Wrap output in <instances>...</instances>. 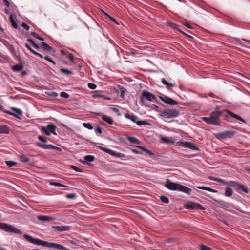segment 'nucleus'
Segmentation results:
<instances>
[{
	"label": "nucleus",
	"mask_w": 250,
	"mask_h": 250,
	"mask_svg": "<svg viewBox=\"0 0 250 250\" xmlns=\"http://www.w3.org/2000/svg\"><path fill=\"white\" fill-rule=\"evenodd\" d=\"M223 114L225 116L226 118H228V116L229 115L243 123H246V121L240 116L234 114L231 111L228 110H219L218 108L212 112L210 117H202V119L207 124L212 125H219L220 124L219 117Z\"/></svg>",
	"instance_id": "1"
},
{
	"label": "nucleus",
	"mask_w": 250,
	"mask_h": 250,
	"mask_svg": "<svg viewBox=\"0 0 250 250\" xmlns=\"http://www.w3.org/2000/svg\"><path fill=\"white\" fill-rule=\"evenodd\" d=\"M23 237L29 242L37 245H42L43 246L49 248L53 247L56 249L62 250H71L67 248H65V247L62 245L56 244L55 243L48 242L47 241H43L38 238H34L27 234H24L23 235Z\"/></svg>",
	"instance_id": "2"
},
{
	"label": "nucleus",
	"mask_w": 250,
	"mask_h": 250,
	"mask_svg": "<svg viewBox=\"0 0 250 250\" xmlns=\"http://www.w3.org/2000/svg\"><path fill=\"white\" fill-rule=\"evenodd\" d=\"M165 186L169 190L181 191L188 195L191 194L192 191L191 189L189 188L178 183H173L169 179L166 180Z\"/></svg>",
	"instance_id": "3"
},
{
	"label": "nucleus",
	"mask_w": 250,
	"mask_h": 250,
	"mask_svg": "<svg viewBox=\"0 0 250 250\" xmlns=\"http://www.w3.org/2000/svg\"><path fill=\"white\" fill-rule=\"evenodd\" d=\"M140 101L143 104H146L148 102H154L156 101V96L147 91H143L141 93Z\"/></svg>",
	"instance_id": "4"
},
{
	"label": "nucleus",
	"mask_w": 250,
	"mask_h": 250,
	"mask_svg": "<svg viewBox=\"0 0 250 250\" xmlns=\"http://www.w3.org/2000/svg\"><path fill=\"white\" fill-rule=\"evenodd\" d=\"M160 115L164 118H174L180 115V111L176 109H166Z\"/></svg>",
	"instance_id": "5"
},
{
	"label": "nucleus",
	"mask_w": 250,
	"mask_h": 250,
	"mask_svg": "<svg viewBox=\"0 0 250 250\" xmlns=\"http://www.w3.org/2000/svg\"><path fill=\"white\" fill-rule=\"evenodd\" d=\"M0 229L7 232H13L15 234H22V232L19 229L5 223H0Z\"/></svg>",
	"instance_id": "6"
},
{
	"label": "nucleus",
	"mask_w": 250,
	"mask_h": 250,
	"mask_svg": "<svg viewBox=\"0 0 250 250\" xmlns=\"http://www.w3.org/2000/svg\"><path fill=\"white\" fill-rule=\"evenodd\" d=\"M236 134V131L235 130H227L218 133L216 137L219 139H226L231 138Z\"/></svg>",
	"instance_id": "7"
},
{
	"label": "nucleus",
	"mask_w": 250,
	"mask_h": 250,
	"mask_svg": "<svg viewBox=\"0 0 250 250\" xmlns=\"http://www.w3.org/2000/svg\"><path fill=\"white\" fill-rule=\"evenodd\" d=\"M56 126L53 123L48 124L46 126H42L41 130L47 135H50L51 133L56 135L55 130Z\"/></svg>",
	"instance_id": "8"
},
{
	"label": "nucleus",
	"mask_w": 250,
	"mask_h": 250,
	"mask_svg": "<svg viewBox=\"0 0 250 250\" xmlns=\"http://www.w3.org/2000/svg\"><path fill=\"white\" fill-rule=\"evenodd\" d=\"M98 148H99L100 150L113 156L115 157H119V158H124L125 157V155L124 153H120L117 151H114L112 150L104 147L101 146H97Z\"/></svg>",
	"instance_id": "9"
},
{
	"label": "nucleus",
	"mask_w": 250,
	"mask_h": 250,
	"mask_svg": "<svg viewBox=\"0 0 250 250\" xmlns=\"http://www.w3.org/2000/svg\"><path fill=\"white\" fill-rule=\"evenodd\" d=\"M125 117L131 120L133 122L136 123L138 125H146L148 124V123L145 121H137L138 118L133 114H125Z\"/></svg>",
	"instance_id": "10"
},
{
	"label": "nucleus",
	"mask_w": 250,
	"mask_h": 250,
	"mask_svg": "<svg viewBox=\"0 0 250 250\" xmlns=\"http://www.w3.org/2000/svg\"><path fill=\"white\" fill-rule=\"evenodd\" d=\"M229 184L231 186L236 188L238 189L241 190L242 191H243L244 192H245L246 193H249V190H248V188L246 187H245L244 185H243L240 183H239L235 181H231L229 182Z\"/></svg>",
	"instance_id": "11"
},
{
	"label": "nucleus",
	"mask_w": 250,
	"mask_h": 250,
	"mask_svg": "<svg viewBox=\"0 0 250 250\" xmlns=\"http://www.w3.org/2000/svg\"><path fill=\"white\" fill-rule=\"evenodd\" d=\"M186 208L188 209H200L204 210L205 208L201 204L195 203H191L190 204H187L185 205Z\"/></svg>",
	"instance_id": "12"
},
{
	"label": "nucleus",
	"mask_w": 250,
	"mask_h": 250,
	"mask_svg": "<svg viewBox=\"0 0 250 250\" xmlns=\"http://www.w3.org/2000/svg\"><path fill=\"white\" fill-rule=\"evenodd\" d=\"M177 144L182 147H187L194 150H199V148L193 144L188 142H178Z\"/></svg>",
	"instance_id": "13"
},
{
	"label": "nucleus",
	"mask_w": 250,
	"mask_h": 250,
	"mask_svg": "<svg viewBox=\"0 0 250 250\" xmlns=\"http://www.w3.org/2000/svg\"><path fill=\"white\" fill-rule=\"evenodd\" d=\"M159 97L164 103L169 105H173L178 104V102L176 101L165 95L160 96Z\"/></svg>",
	"instance_id": "14"
},
{
	"label": "nucleus",
	"mask_w": 250,
	"mask_h": 250,
	"mask_svg": "<svg viewBox=\"0 0 250 250\" xmlns=\"http://www.w3.org/2000/svg\"><path fill=\"white\" fill-rule=\"evenodd\" d=\"M215 202L218 206L225 209H227L231 206L230 204L227 203L223 200H215Z\"/></svg>",
	"instance_id": "15"
},
{
	"label": "nucleus",
	"mask_w": 250,
	"mask_h": 250,
	"mask_svg": "<svg viewBox=\"0 0 250 250\" xmlns=\"http://www.w3.org/2000/svg\"><path fill=\"white\" fill-rule=\"evenodd\" d=\"M37 218L42 221H51L54 220L55 218L51 216L46 215H39L37 216Z\"/></svg>",
	"instance_id": "16"
},
{
	"label": "nucleus",
	"mask_w": 250,
	"mask_h": 250,
	"mask_svg": "<svg viewBox=\"0 0 250 250\" xmlns=\"http://www.w3.org/2000/svg\"><path fill=\"white\" fill-rule=\"evenodd\" d=\"M20 161L25 164H30L31 161L29 158L26 157L24 154H21L19 156Z\"/></svg>",
	"instance_id": "17"
},
{
	"label": "nucleus",
	"mask_w": 250,
	"mask_h": 250,
	"mask_svg": "<svg viewBox=\"0 0 250 250\" xmlns=\"http://www.w3.org/2000/svg\"><path fill=\"white\" fill-rule=\"evenodd\" d=\"M37 145L42 148H43L44 149H53V148H54V146L51 144H43L41 143H37Z\"/></svg>",
	"instance_id": "18"
},
{
	"label": "nucleus",
	"mask_w": 250,
	"mask_h": 250,
	"mask_svg": "<svg viewBox=\"0 0 250 250\" xmlns=\"http://www.w3.org/2000/svg\"><path fill=\"white\" fill-rule=\"evenodd\" d=\"M9 131V127L7 125H0V133L8 134Z\"/></svg>",
	"instance_id": "19"
},
{
	"label": "nucleus",
	"mask_w": 250,
	"mask_h": 250,
	"mask_svg": "<svg viewBox=\"0 0 250 250\" xmlns=\"http://www.w3.org/2000/svg\"><path fill=\"white\" fill-rule=\"evenodd\" d=\"M162 83H163V84L166 85L167 89H170L172 87L176 86V84L175 83H169L165 79H162Z\"/></svg>",
	"instance_id": "20"
},
{
	"label": "nucleus",
	"mask_w": 250,
	"mask_h": 250,
	"mask_svg": "<svg viewBox=\"0 0 250 250\" xmlns=\"http://www.w3.org/2000/svg\"><path fill=\"white\" fill-rule=\"evenodd\" d=\"M102 119L105 122L108 123L110 125H113L114 121L113 119L109 116H107L106 115H102Z\"/></svg>",
	"instance_id": "21"
},
{
	"label": "nucleus",
	"mask_w": 250,
	"mask_h": 250,
	"mask_svg": "<svg viewBox=\"0 0 250 250\" xmlns=\"http://www.w3.org/2000/svg\"><path fill=\"white\" fill-rule=\"evenodd\" d=\"M55 228L59 231H65L70 229V227L67 226H56Z\"/></svg>",
	"instance_id": "22"
},
{
	"label": "nucleus",
	"mask_w": 250,
	"mask_h": 250,
	"mask_svg": "<svg viewBox=\"0 0 250 250\" xmlns=\"http://www.w3.org/2000/svg\"><path fill=\"white\" fill-rule=\"evenodd\" d=\"M234 40L236 41L237 42H238V44H240V45L250 49V46H247L245 44L243 43V42L240 41V40L239 39L234 38ZM242 40L247 42L249 44H250V40H248L244 39H242Z\"/></svg>",
	"instance_id": "23"
},
{
	"label": "nucleus",
	"mask_w": 250,
	"mask_h": 250,
	"mask_svg": "<svg viewBox=\"0 0 250 250\" xmlns=\"http://www.w3.org/2000/svg\"><path fill=\"white\" fill-rule=\"evenodd\" d=\"M40 46L44 50L48 51H50L52 49V48L51 46H50L49 45H48L46 43L44 42H42L40 45Z\"/></svg>",
	"instance_id": "24"
},
{
	"label": "nucleus",
	"mask_w": 250,
	"mask_h": 250,
	"mask_svg": "<svg viewBox=\"0 0 250 250\" xmlns=\"http://www.w3.org/2000/svg\"><path fill=\"white\" fill-rule=\"evenodd\" d=\"M197 188L200 189L206 190V191H209V192H210L212 193H216L217 192V191H216L213 189H212L209 187L199 186V187H197Z\"/></svg>",
	"instance_id": "25"
},
{
	"label": "nucleus",
	"mask_w": 250,
	"mask_h": 250,
	"mask_svg": "<svg viewBox=\"0 0 250 250\" xmlns=\"http://www.w3.org/2000/svg\"><path fill=\"white\" fill-rule=\"evenodd\" d=\"M137 147H138L139 149H140V150H142V151H143L145 152L146 153H147V154H148V155H150V156H153V155H154L152 151H151L150 150H148V149H146V148H145V147H143V146H137Z\"/></svg>",
	"instance_id": "26"
},
{
	"label": "nucleus",
	"mask_w": 250,
	"mask_h": 250,
	"mask_svg": "<svg viewBox=\"0 0 250 250\" xmlns=\"http://www.w3.org/2000/svg\"><path fill=\"white\" fill-rule=\"evenodd\" d=\"M119 92H120V96L122 97H124L126 91V89L123 86L119 85L118 86V90Z\"/></svg>",
	"instance_id": "27"
},
{
	"label": "nucleus",
	"mask_w": 250,
	"mask_h": 250,
	"mask_svg": "<svg viewBox=\"0 0 250 250\" xmlns=\"http://www.w3.org/2000/svg\"><path fill=\"white\" fill-rule=\"evenodd\" d=\"M169 25H170V26L171 27H173V28H174L175 29H176L178 31H179L180 32L182 33V34L185 35L186 36H188L189 38H192V37L191 36H190V35H189L188 34H186L185 33H184V32L181 31L180 29L178 28L177 24H175L174 23H170Z\"/></svg>",
	"instance_id": "28"
},
{
	"label": "nucleus",
	"mask_w": 250,
	"mask_h": 250,
	"mask_svg": "<svg viewBox=\"0 0 250 250\" xmlns=\"http://www.w3.org/2000/svg\"><path fill=\"white\" fill-rule=\"evenodd\" d=\"M233 193V190L230 188H227L225 189V195L226 196L229 197L232 195Z\"/></svg>",
	"instance_id": "29"
},
{
	"label": "nucleus",
	"mask_w": 250,
	"mask_h": 250,
	"mask_svg": "<svg viewBox=\"0 0 250 250\" xmlns=\"http://www.w3.org/2000/svg\"><path fill=\"white\" fill-rule=\"evenodd\" d=\"M23 69V66L21 64H17L12 67L14 71L19 72Z\"/></svg>",
	"instance_id": "30"
},
{
	"label": "nucleus",
	"mask_w": 250,
	"mask_h": 250,
	"mask_svg": "<svg viewBox=\"0 0 250 250\" xmlns=\"http://www.w3.org/2000/svg\"><path fill=\"white\" fill-rule=\"evenodd\" d=\"M128 140L131 143L135 144H140V141L137 138L133 137H128Z\"/></svg>",
	"instance_id": "31"
},
{
	"label": "nucleus",
	"mask_w": 250,
	"mask_h": 250,
	"mask_svg": "<svg viewBox=\"0 0 250 250\" xmlns=\"http://www.w3.org/2000/svg\"><path fill=\"white\" fill-rule=\"evenodd\" d=\"M161 140L165 143H169L171 144H174L175 143V142L173 140H171L169 138L167 137H161Z\"/></svg>",
	"instance_id": "32"
},
{
	"label": "nucleus",
	"mask_w": 250,
	"mask_h": 250,
	"mask_svg": "<svg viewBox=\"0 0 250 250\" xmlns=\"http://www.w3.org/2000/svg\"><path fill=\"white\" fill-rule=\"evenodd\" d=\"M60 72L66 75L73 74V72L71 71L63 68H62L60 69Z\"/></svg>",
	"instance_id": "33"
},
{
	"label": "nucleus",
	"mask_w": 250,
	"mask_h": 250,
	"mask_svg": "<svg viewBox=\"0 0 250 250\" xmlns=\"http://www.w3.org/2000/svg\"><path fill=\"white\" fill-rule=\"evenodd\" d=\"M84 159L86 161L91 162L94 161L95 157L92 155H88L84 157Z\"/></svg>",
	"instance_id": "34"
},
{
	"label": "nucleus",
	"mask_w": 250,
	"mask_h": 250,
	"mask_svg": "<svg viewBox=\"0 0 250 250\" xmlns=\"http://www.w3.org/2000/svg\"><path fill=\"white\" fill-rule=\"evenodd\" d=\"M51 185L57 186V187H62L65 188V189H67L68 188V187L65 185H64L63 184H62L61 183H58V182H51L50 183Z\"/></svg>",
	"instance_id": "35"
},
{
	"label": "nucleus",
	"mask_w": 250,
	"mask_h": 250,
	"mask_svg": "<svg viewBox=\"0 0 250 250\" xmlns=\"http://www.w3.org/2000/svg\"><path fill=\"white\" fill-rule=\"evenodd\" d=\"M210 179L214 180V181H217V182H220V183H222L223 184H224V185H226L227 184V183H226V182H225V180H224L223 179H220V178H213L211 176V177H210Z\"/></svg>",
	"instance_id": "36"
},
{
	"label": "nucleus",
	"mask_w": 250,
	"mask_h": 250,
	"mask_svg": "<svg viewBox=\"0 0 250 250\" xmlns=\"http://www.w3.org/2000/svg\"><path fill=\"white\" fill-rule=\"evenodd\" d=\"M27 41V42H29L36 49H38L40 48V46L37 44H36L33 40L28 39Z\"/></svg>",
	"instance_id": "37"
},
{
	"label": "nucleus",
	"mask_w": 250,
	"mask_h": 250,
	"mask_svg": "<svg viewBox=\"0 0 250 250\" xmlns=\"http://www.w3.org/2000/svg\"><path fill=\"white\" fill-rule=\"evenodd\" d=\"M160 200L162 202L166 204H168L169 202V199L165 196H161L160 197Z\"/></svg>",
	"instance_id": "38"
},
{
	"label": "nucleus",
	"mask_w": 250,
	"mask_h": 250,
	"mask_svg": "<svg viewBox=\"0 0 250 250\" xmlns=\"http://www.w3.org/2000/svg\"><path fill=\"white\" fill-rule=\"evenodd\" d=\"M5 163L7 166L10 167L16 166L17 164V163L12 161H7Z\"/></svg>",
	"instance_id": "39"
},
{
	"label": "nucleus",
	"mask_w": 250,
	"mask_h": 250,
	"mask_svg": "<svg viewBox=\"0 0 250 250\" xmlns=\"http://www.w3.org/2000/svg\"><path fill=\"white\" fill-rule=\"evenodd\" d=\"M10 22L11 23L12 26L13 27V28L17 29L18 27V25L17 23H16L15 21H14L13 17L11 16L10 17Z\"/></svg>",
	"instance_id": "40"
},
{
	"label": "nucleus",
	"mask_w": 250,
	"mask_h": 250,
	"mask_svg": "<svg viewBox=\"0 0 250 250\" xmlns=\"http://www.w3.org/2000/svg\"><path fill=\"white\" fill-rule=\"evenodd\" d=\"M105 14L107 16V17L109 18V19L112 21H113V22H114L115 23L119 25V22L117 21L113 17H112V16H111L110 15H109V14H107V13H105Z\"/></svg>",
	"instance_id": "41"
},
{
	"label": "nucleus",
	"mask_w": 250,
	"mask_h": 250,
	"mask_svg": "<svg viewBox=\"0 0 250 250\" xmlns=\"http://www.w3.org/2000/svg\"><path fill=\"white\" fill-rule=\"evenodd\" d=\"M31 35L40 41H43L44 40V38L39 36L38 35V34L37 33H36V32H32L31 33Z\"/></svg>",
	"instance_id": "42"
},
{
	"label": "nucleus",
	"mask_w": 250,
	"mask_h": 250,
	"mask_svg": "<svg viewBox=\"0 0 250 250\" xmlns=\"http://www.w3.org/2000/svg\"><path fill=\"white\" fill-rule=\"evenodd\" d=\"M0 111H2V112H3L4 113H7V114H8L9 115H13V116H14L15 117H17V116H16L15 115V114H14V113H12V112H11L10 111L4 110L3 109V106L1 105H0Z\"/></svg>",
	"instance_id": "43"
},
{
	"label": "nucleus",
	"mask_w": 250,
	"mask_h": 250,
	"mask_svg": "<svg viewBox=\"0 0 250 250\" xmlns=\"http://www.w3.org/2000/svg\"><path fill=\"white\" fill-rule=\"evenodd\" d=\"M11 110L14 112H15L16 113H17L19 115H21L22 114V111L21 109L19 108H17L16 107H11Z\"/></svg>",
	"instance_id": "44"
},
{
	"label": "nucleus",
	"mask_w": 250,
	"mask_h": 250,
	"mask_svg": "<svg viewBox=\"0 0 250 250\" xmlns=\"http://www.w3.org/2000/svg\"><path fill=\"white\" fill-rule=\"evenodd\" d=\"M83 125L84 127L88 128V129L91 130L93 129L92 125L89 123H83Z\"/></svg>",
	"instance_id": "45"
},
{
	"label": "nucleus",
	"mask_w": 250,
	"mask_h": 250,
	"mask_svg": "<svg viewBox=\"0 0 250 250\" xmlns=\"http://www.w3.org/2000/svg\"><path fill=\"white\" fill-rule=\"evenodd\" d=\"M200 249L201 250H211V248L209 247H208L204 244H201L200 245Z\"/></svg>",
	"instance_id": "46"
},
{
	"label": "nucleus",
	"mask_w": 250,
	"mask_h": 250,
	"mask_svg": "<svg viewBox=\"0 0 250 250\" xmlns=\"http://www.w3.org/2000/svg\"><path fill=\"white\" fill-rule=\"evenodd\" d=\"M66 196L68 199H72L76 198V194L75 193L67 194Z\"/></svg>",
	"instance_id": "47"
},
{
	"label": "nucleus",
	"mask_w": 250,
	"mask_h": 250,
	"mask_svg": "<svg viewBox=\"0 0 250 250\" xmlns=\"http://www.w3.org/2000/svg\"><path fill=\"white\" fill-rule=\"evenodd\" d=\"M88 87L90 89H92V90H94L95 89H96V88L97 87V86L96 84H95L94 83H89L88 84Z\"/></svg>",
	"instance_id": "48"
},
{
	"label": "nucleus",
	"mask_w": 250,
	"mask_h": 250,
	"mask_svg": "<svg viewBox=\"0 0 250 250\" xmlns=\"http://www.w3.org/2000/svg\"><path fill=\"white\" fill-rule=\"evenodd\" d=\"M60 96L64 98H68L69 97V94L65 92H61Z\"/></svg>",
	"instance_id": "49"
},
{
	"label": "nucleus",
	"mask_w": 250,
	"mask_h": 250,
	"mask_svg": "<svg viewBox=\"0 0 250 250\" xmlns=\"http://www.w3.org/2000/svg\"><path fill=\"white\" fill-rule=\"evenodd\" d=\"M68 242L70 243H71L73 245H76V246H78L79 244V241H77V240H68Z\"/></svg>",
	"instance_id": "50"
},
{
	"label": "nucleus",
	"mask_w": 250,
	"mask_h": 250,
	"mask_svg": "<svg viewBox=\"0 0 250 250\" xmlns=\"http://www.w3.org/2000/svg\"><path fill=\"white\" fill-rule=\"evenodd\" d=\"M67 56L68 57V58L72 62H74V56L71 54H67Z\"/></svg>",
	"instance_id": "51"
},
{
	"label": "nucleus",
	"mask_w": 250,
	"mask_h": 250,
	"mask_svg": "<svg viewBox=\"0 0 250 250\" xmlns=\"http://www.w3.org/2000/svg\"><path fill=\"white\" fill-rule=\"evenodd\" d=\"M21 26L23 28H24V29H25L27 30H29L30 28V26L27 23H26L25 22H22L21 24Z\"/></svg>",
	"instance_id": "52"
},
{
	"label": "nucleus",
	"mask_w": 250,
	"mask_h": 250,
	"mask_svg": "<svg viewBox=\"0 0 250 250\" xmlns=\"http://www.w3.org/2000/svg\"><path fill=\"white\" fill-rule=\"evenodd\" d=\"M44 59L46 60H47V61L52 62V63H53V64H55V63L54 61H53V60L52 59H51V58H50L49 56H45L44 57Z\"/></svg>",
	"instance_id": "53"
},
{
	"label": "nucleus",
	"mask_w": 250,
	"mask_h": 250,
	"mask_svg": "<svg viewBox=\"0 0 250 250\" xmlns=\"http://www.w3.org/2000/svg\"><path fill=\"white\" fill-rule=\"evenodd\" d=\"M38 139H39L41 141H42V142H44V143H45V142H47V139H46L45 138H44V137L42 136H41V135L39 136H38Z\"/></svg>",
	"instance_id": "54"
},
{
	"label": "nucleus",
	"mask_w": 250,
	"mask_h": 250,
	"mask_svg": "<svg viewBox=\"0 0 250 250\" xmlns=\"http://www.w3.org/2000/svg\"><path fill=\"white\" fill-rule=\"evenodd\" d=\"M25 46L28 49H29L32 53H33V52L35 51V50H34L33 49H32V48L31 47V46L28 44V43H25Z\"/></svg>",
	"instance_id": "55"
},
{
	"label": "nucleus",
	"mask_w": 250,
	"mask_h": 250,
	"mask_svg": "<svg viewBox=\"0 0 250 250\" xmlns=\"http://www.w3.org/2000/svg\"><path fill=\"white\" fill-rule=\"evenodd\" d=\"M71 168L73 169V170H74L75 171H77V172H80L81 171L80 169L77 167L76 166H71Z\"/></svg>",
	"instance_id": "56"
},
{
	"label": "nucleus",
	"mask_w": 250,
	"mask_h": 250,
	"mask_svg": "<svg viewBox=\"0 0 250 250\" xmlns=\"http://www.w3.org/2000/svg\"><path fill=\"white\" fill-rule=\"evenodd\" d=\"M33 54H34V55H37V56H39V57H40L41 58H43V56H42V54H40V53H39L37 52H36V51H35L33 52Z\"/></svg>",
	"instance_id": "57"
},
{
	"label": "nucleus",
	"mask_w": 250,
	"mask_h": 250,
	"mask_svg": "<svg viewBox=\"0 0 250 250\" xmlns=\"http://www.w3.org/2000/svg\"><path fill=\"white\" fill-rule=\"evenodd\" d=\"M96 131L99 134H101L102 133V129L100 127H98Z\"/></svg>",
	"instance_id": "58"
},
{
	"label": "nucleus",
	"mask_w": 250,
	"mask_h": 250,
	"mask_svg": "<svg viewBox=\"0 0 250 250\" xmlns=\"http://www.w3.org/2000/svg\"><path fill=\"white\" fill-rule=\"evenodd\" d=\"M130 53L132 55H135L136 54H137V52L135 50L131 49L130 51Z\"/></svg>",
	"instance_id": "59"
},
{
	"label": "nucleus",
	"mask_w": 250,
	"mask_h": 250,
	"mask_svg": "<svg viewBox=\"0 0 250 250\" xmlns=\"http://www.w3.org/2000/svg\"><path fill=\"white\" fill-rule=\"evenodd\" d=\"M184 25L186 27H187V28H189V29H192V27L191 26V25L190 24H189V23H184Z\"/></svg>",
	"instance_id": "60"
},
{
	"label": "nucleus",
	"mask_w": 250,
	"mask_h": 250,
	"mask_svg": "<svg viewBox=\"0 0 250 250\" xmlns=\"http://www.w3.org/2000/svg\"><path fill=\"white\" fill-rule=\"evenodd\" d=\"M4 4L7 7H9L10 3L7 0H3Z\"/></svg>",
	"instance_id": "61"
},
{
	"label": "nucleus",
	"mask_w": 250,
	"mask_h": 250,
	"mask_svg": "<svg viewBox=\"0 0 250 250\" xmlns=\"http://www.w3.org/2000/svg\"><path fill=\"white\" fill-rule=\"evenodd\" d=\"M112 110L114 112H116V113H118V114H119V112H120V111H119V110L118 108H112Z\"/></svg>",
	"instance_id": "62"
},
{
	"label": "nucleus",
	"mask_w": 250,
	"mask_h": 250,
	"mask_svg": "<svg viewBox=\"0 0 250 250\" xmlns=\"http://www.w3.org/2000/svg\"><path fill=\"white\" fill-rule=\"evenodd\" d=\"M53 149H55V150H58L59 151H62L60 147H58L54 146V148H53Z\"/></svg>",
	"instance_id": "63"
},
{
	"label": "nucleus",
	"mask_w": 250,
	"mask_h": 250,
	"mask_svg": "<svg viewBox=\"0 0 250 250\" xmlns=\"http://www.w3.org/2000/svg\"><path fill=\"white\" fill-rule=\"evenodd\" d=\"M50 95L53 96H57L58 95L57 93L55 92H52Z\"/></svg>",
	"instance_id": "64"
}]
</instances>
